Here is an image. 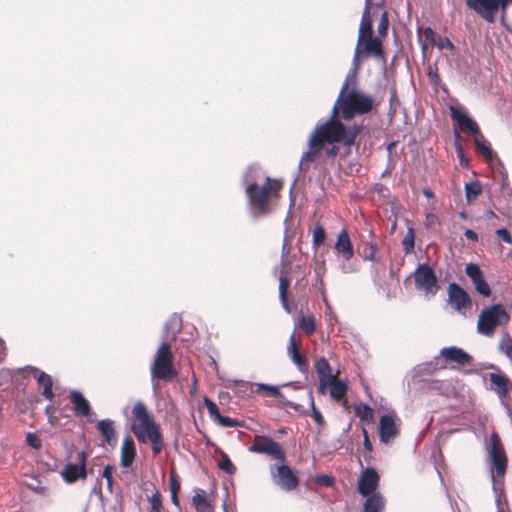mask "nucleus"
Wrapping results in <instances>:
<instances>
[{
    "mask_svg": "<svg viewBox=\"0 0 512 512\" xmlns=\"http://www.w3.org/2000/svg\"><path fill=\"white\" fill-rule=\"evenodd\" d=\"M341 115L337 108H332L331 117L326 122L315 127L308 140V150L302 155L300 164L314 162L325 144L342 143L350 148L356 143V138L364 130L362 124L346 127L339 119Z\"/></svg>",
    "mask_w": 512,
    "mask_h": 512,
    "instance_id": "obj_1",
    "label": "nucleus"
},
{
    "mask_svg": "<svg viewBox=\"0 0 512 512\" xmlns=\"http://www.w3.org/2000/svg\"><path fill=\"white\" fill-rule=\"evenodd\" d=\"M284 182L281 179L266 177L265 183H251L246 188L249 205L254 214L265 215L272 210L273 203L280 198Z\"/></svg>",
    "mask_w": 512,
    "mask_h": 512,
    "instance_id": "obj_2",
    "label": "nucleus"
},
{
    "mask_svg": "<svg viewBox=\"0 0 512 512\" xmlns=\"http://www.w3.org/2000/svg\"><path fill=\"white\" fill-rule=\"evenodd\" d=\"M349 83L346 81L338 95L333 106L341 115V118L349 121L356 115L369 113L374 107V100L371 96L366 95L356 89L348 91Z\"/></svg>",
    "mask_w": 512,
    "mask_h": 512,
    "instance_id": "obj_3",
    "label": "nucleus"
},
{
    "mask_svg": "<svg viewBox=\"0 0 512 512\" xmlns=\"http://www.w3.org/2000/svg\"><path fill=\"white\" fill-rule=\"evenodd\" d=\"M132 415L138 421V423L132 425L134 435L140 442H145L147 438L151 443L153 453L155 455L159 454L163 448L162 436L142 401H138L134 405Z\"/></svg>",
    "mask_w": 512,
    "mask_h": 512,
    "instance_id": "obj_4",
    "label": "nucleus"
},
{
    "mask_svg": "<svg viewBox=\"0 0 512 512\" xmlns=\"http://www.w3.org/2000/svg\"><path fill=\"white\" fill-rule=\"evenodd\" d=\"M177 371L173 366V354L170 345L163 342L157 349L150 365L151 385L155 395L158 394L159 381L170 382Z\"/></svg>",
    "mask_w": 512,
    "mask_h": 512,
    "instance_id": "obj_5",
    "label": "nucleus"
},
{
    "mask_svg": "<svg viewBox=\"0 0 512 512\" xmlns=\"http://www.w3.org/2000/svg\"><path fill=\"white\" fill-rule=\"evenodd\" d=\"M510 320L509 314L501 304H493L484 308L478 317L477 332L484 336H492L498 326L506 325Z\"/></svg>",
    "mask_w": 512,
    "mask_h": 512,
    "instance_id": "obj_6",
    "label": "nucleus"
},
{
    "mask_svg": "<svg viewBox=\"0 0 512 512\" xmlns=\"http://www.w3.org/2000/svg\"><path fill=\"white\" fill-rule=\"evenodd\" d=\"M269 470L273 484L282 490L289 492L296 489L299 485L297 475L285 462L273 464Z\"/></svg>",
    "mask_w": 512,
    "mask_h": 512,
    "instance_id": "obj_7",
    "label": "nucleus"
},
{
    "mask_svg": "<svg viewBox=\"0 0 512 512\" xmlns=\"http://www.w3.org/2000/svg\"><path fill=\"white\" fill-rule=\"evenodd\" d=\"M414 281L416 288L427 295H435L438 292L437 276L427 263L420 264L415 269Z\"/></svg>",
    "mask_w": 512,
    "mask_h": 512,
    "instance_id": "obj_8",
    "label": "nucleus"
},
{
    "mask_svg": "<svg viewBox=\"0 0 512 512\" xmlns=\"http://www.w3.org/2000/svg\"><path fill=\"white\" fill-rule=\"evenodd\" d=\"M448 302L459 314L466 315L472 308V300L469 294L457 283L452 282L448 285Z\"/></svg>",
    "mask_w": 512,
    "mask_h": 512,
    "instance_id": "obj_9",
    "label": "nucleus"
},
{
    "mask_svg": "<svg viewBox=\"0 0 512 512\" xmlns=\"http://www.w3.org/2000/svg\"><path fill=\"white\" fill-rule=\"evenodd\" d=\"M489 456L496 474L504 475L507 459L501 440L496 433H493L490 437Z\"/></svg>",
    "mask_w": 512,
    "mask_h": 512,
    "instance_id": "obj_10",
    "label": "nucleus"
},
{
    "mask_svg": "<svg viewBox=\"0 0 512 512\" xmlns=\"http://www.w3.org/2000/svg\"><path fill=\"white\" fill-rule=\"evenodd\" d=\"M399 421L394 411L381 416L379 420V438L381 443L388 444L398 436Z\"/></svg>",
    "mask_w": 512,
    "mask_h": 512,
    "instance_id": "obj_11",
    "label": "nucleus"
},
{
    "mask_svg": "<svg viewBox=\"0 0 512 512\" xmlns=\"http://www.w3.org/2000/svg\"><path fill=\"white\" fill-rule=\"evenodd\" d=\"M251 452L267 454L280 462L286 461V455L281 445L268 437H260L249 448Z\"/></svg>",
    "mask_w": 512,
    "mask_h": 512,
    "instance_id": "obj_12",
    "label": "nucleus"
},
{
    "mask_svg": "<svg viewBox=\"0 0 512 512\" xmlns=\"http://www.w3.org/2000/svg\"><path fill=\"white\" fill-rule=\"evenodd\" d=\"M466 4L489 23L495 21L501 7L500 0H466Z\"/></svg>",
    "mask_w": 512,
    "mask_h": 512,
    "instance_id": "obj_13",
    "label": "nucleus"
},
{
    "mask_svg": "<svg viewBox=\"0 0 512 512\" xmlns=\"http://www.w3.org/2000/svg\"><path fill=\"white\" fill-rule=\"evenodd\" d=\"M379 483V475L377 471L372 468H366L358 481L357 490L362 496H369L373 493H377L376 489Z\"/></svg>",
    "mask_w": 512,
    "mask_h": 512,
    "instance_id": "obj_14",
    "label": "nucleus"
},
{
    "mask_svg": "<svg viewBox=\"0 0 512 512\" xmlns=\"http://www.w3.org/2000/svg\"><path fill=\"white\" fill-rule=\"evenodd\" d=\"M65 482L74 483L86 477V454L79 453V463H68L61 472Z\"/></svg>",
    "mask_w": 512,
    "mask_h": 512,
    "instance_id": "obj_15",
    "label": "nucleus"
},
{
    "mask_svg": "<svg viewBox=\"0 0 512 512\" xmlns=\"http://www.w3.org/2000/svg\"><path fill=\"white\" fill-rule=\"evenodd\" d=\"M372 6V0L365 1V9L362 15L360 28H359V37H358V46L355 52L354 61H357L360 55L359 47L363 42V39L367 37L373 36V23L370 16V9Z\"/></svg>",
    "mask_w": 512,
    "mask_h": 512,
    "instance_id": "obj_16",
    "label": "nucleus"
},
{
    "mask_svg": "<svg viewBox=\"0 0 512 512\" xmlns=\"http://www.w3.org/2000/svg\"><path fill=\"white\" fill-rule=\"evenodd\" d=\"M440 355L443 356L447 361L462 366L470 364L473 359L470 354L456 346L442 348L440 351Z\"/></svg>",
    "mask_w": 512,
    "mask_h": 512,
    "instance_id": "obj_17",
    "label": "nucleus"
},
{
    "mask_svg": "<svg viewBox=\"0 0 512 512\" xmlns=\"http://www.w3.org/2000/svg\"><path fill=\"white\" fill-rule=\"evenodd\" d=\"M458 382L456 380H430L428 382V389L443 395L445 397H453L457 394Z\"/></svg>",
    "mask_w": 512,
    "mask_h": 512,
    "instance_id": "obj_18",
    "label": "nucleus"
},
{
    "mask_svg": "<svg viewBox=\"0 0 512 512\" xmlns=\"http://www.w3.org/2000/svg\"><path fill=\"white\" fill-rule=\"evenodd\" d=\"M69 399L73 404L74 414L78 417H88L92 410L89 401L78 390H71Z\"/></svg>",
    "mask_w": 512,
    "mask_h": 512,
    "instance_id": "obj_19",
    "label": "nucleus"
},
{
    "mask_svg": "<svg viewBox=\"0 0 512 512\" xmlns=\"http://www.w3.org/2000/svg\"><path fill=\"white\" fill-rule=\"evenodd\" d=\"M315 370L319 377V392L321 394L326 393V383L331 380L334 375L332 374L330 364L324 357H320L315 362Z\"/></svg>",
    "mask_w": 512,
    "mask_h": 512,
    "instance_id": "obj_20",
    "label": "nucleus"
},
{
    "mask_svg": "<svg viewBox=\"0 0 512 512\" xmlns=\"http://www.w3.org/2000/svg\"><path fill=\"white\" fill-rule=\"evenodd\" d=\"M452 119L455 120L462 132L471 133L474 136L480 133L477 123L469 118L465 113L457 109H451Z\"/></svg>",
    "mask_w": 512,
    "mask_h": 512,
    "instance_id": "obj_21",
    "label": "nucleus"
},
{
    "mask_svg": "<svg viewBox=\"0 0 512 512\" xmlns=\"http://www.w3.org/2000/svg\"><path fill=\"white\" fill-rule=\"evenodd\" d=\"M27 369L37 379L38 384L43 387L42 395L46 399L51 400L54 397L51 376L43 371H39V369L33 366H28Z\"/></svg>",
    "mask_w": 512,
    "mask_h": 512,
    "instance_id": "obj_22",
    "label": "nucleus"
},
{
    "mask_svg": "<svg viewBox=\"0 0 512 512\" xmlns=\"http://www.w3.org/2000/svg\"><path fill=\"white\" fill-rule=\"evenodd\" d=\"M422 33L430 46H436L440 50L448 49L451 52L454 50L453 43L447 37L437 36L431 27L424 28Z\"/></svg>",
    "mask_w": 512,
    "mask_h": 512,
    "instance_id": "obj_23",
    "label": "nucleus"
},
{
    "mask_svg": "<svg viewBox=\"0 0 512 512\" xmlns=\"http://www.w3.org/2000/svg\"><path fill=\"white\" fill-rule=\"evenodd\" d=\"M487 377L491 382L490 390L500 399L505 398L508 394V378L500 373H489Z\"/></svg>",
    "mask_w": 512,
    "mask_h": 512,
    "instance_id": "obj_24",
    "label": "nucleus"
},
{
    "mask_svg": "<svg viewBox=\"0 0 512 512\" xmlns=\"http://www.w3.org/2000/svg\"><path fill=\"white\" fill-rule=\"evenodd\" d=\"M335 249L345 260H350L353 257L354 251L350 237L345 229H343L337 237Z\"/></svg>",
    "mask_w": 512,
    "mask_h": 512,
    "instance_id": "obj_25",
    "label": "nucleus"
},
{
    "mask_svg": "<svg viewBox=\"0 0 512 512\" xmlns=\"http://www.w3.org/2000/svg\"><path fill=\"white\" fill-rule=\"evenodd\" d=\"M287 352L292 359L293 363L298 367V369L305 373L308 371V364L306 358L302 356L299 352V348L295 342V335L292 334L289 339V345L287 348Z\"/></svg>",
    "mask_w": 512,
    "mask_h": 512,
    "instance_id": "obj_26",
    "label": "nucleus"
},
{
    "mask_svg": "<svg viewBox=\"0 0 512 512\" xmlns=\"http://www.w3.org/2000/svg\"><path fill=\"white\" fill-rule=\"evenodd\" d=\"M136 454L135 444L130 436H127L121 446V466L130 467Z\"/></svg>",
    "mask_w": 512,
    "mask_h": 512,
    "instance_id": "obj_27",
    "label": "nucleus"
},
{
    "mask_svg": "<svg viewBox=\"0 0 512 512\" xmlns=\"http://www.w3.org/2000/svg\"><path fill=\"white\" fill-rule=\"evenodd\" d=\"M326 389H329L330 397L335 401H340L348 391L346 382L336 379L335 376L327 381Z\"/></svg>",
    "mask_w": 512,
    "mask_h": 512,
    "instance_id": "obj_28",
    "label": "nucleus"
},
{
    "mask_svg": "<svg viewBox=\"0 0 512 512\" xmlns=\"http://www.w3.org/2000/svg\"><path fill=\"white\" fill-rule=\"evenodd\" d=\"M365 497L363 512H383L385 499L381 493H373Z\"/></svg>",
    "mask_w": 512,
    "mask_h": 512,
    "instance_id": "obj_29",
    "label": "nucleus"
},
{
    "mask_svg": "<svg viewBox=\"0 0 512 512\" xmlns=\"http://www.w3.org/2000/svg\"><path fill=\"white\" fill-rule=\"evenodd\" d=\"M97 429L103 436L108 445L114 446L116 444L115 430L113 421L110 419H102L97 423Z\"/></svg>",
    "mask_w": 512,
    "mask_h": 512,
    "instance_id": "obj_30",
    "label": "nucleus"
},
{
    "mask_svg": "<svg viewBox=\"0 0 512 512\" xmlns=\"http://www.w3.org/2000/svg\"><path fill=\"white\" fill-rule=\"evenodd\" d=\"M364 52L367 55H374L376 57H383V45L380 39L367 37L363 39Z\"/></svg>",
    "mask_w": 512,
    "mask_h": 512,
    "instance_id": "obj_31",
    "label": "nucleus"
},
{
    "mask_svg": "<svg viewBox=\"0 0 512 512\" xmlns=\"http://www.w3.org/2000/svg\"><path fill=\"white\" fill-rule=\"evenodd\" d=\"M289 285H290L289 279L285 275L281 274L279 277V299H280L283 309L287 313H291V311H292L291 306L288 301V297H287Z\"/></svg>",
    "mask_w": 512,
    "mask_h": 512,
    "instance_id": "obj_32",
    "label": "nucleus"
},
{
    "mask_svg": "<svg viewBox=\"0 0 512 512\" xmlns=\"http://www.w3.org/2000/svg\"><path fill=\"white\" fill-rule=\"evenodd\" d=\"M474 144L479 154H481L486 160H492V149L490 148L485 137L481 133L475 136Z\"/></svg>",
    "mask_w": 512,
    "mask_h": 512,
    "instance_id": "obj_33",
    "label": "nucleus"
},
{
    "mask_svg": "<svg viewBox=\"0 0 512 512\" xmlns=\"http://www.w3.org/2000/svg\"><path fill=\"white\" fill-rule=\"evenodd\" d=\"M482 193L480 181L474 180L465 184V196L468 203L475 201Z\"/></svg>",
    "mask_w": 512,
    "mask_h": 512,
    "instance_id": "obj_34",
    "label": "nucleus"
},
{
    "mask_svg": "<svg viewBox=\"0 0 512 512\" xmlns=\"http://www.w3.org/2000/svg\"><path fill=\"white\" fill-rule=\"evenodd\" d=\"M354 412L359 419L364 421H373L374 411L368 404H357L354 406Z\"/></svg>",
    "mask_w": 512,
    "mask_h": 512,
    "instance_id": "obj_35",
    "label": "nucleus"
},
{
    "mask_svg": "<svg viewBox=\"0 0 512 512\" xmlns=\"http://www.w3.org/2000/svg\"><path fill=\"white\" fill-rule=\"evenodd\" d=\"M415 234L412 226H408L407 234L402 240L403 251L405 254H410L414 251Z\"/></svg>",
    "mask_w": 512,
    "mask_h": 512,
    "instance_id": "obj_36",
    "label": "nucleus"
},
{
    "mask_svg": "<svg viewBox=\"0 0 512 512\" xmlns=\"http://www.w3.org/2000/svg\"><path fill=\"white\" fill-rule=\"evenodd\" d=\"M218 467L228 475H233L236 472V467L230 460L229 456L225 452H221V459L218 462Z\"/></svg>",
    "mask_w": 512,
    "mask_h": 512,
    "instance_id": "obj_37",
    "label": "nucleus"
},
{
    "mask_svg": "<svg viewBox=\"0 0 512 512\" xmlns=\"http://www.w3.org/2000/svg\"><path fill=\"white\" fill-rule=\"evenodd\" d=\"M299 326L307 335L313 334L316 329V323H315L314 317L313 316H302Z\"/></svg>",
    "mask_w": 512,
    "mask_h": 512,
    "instance_id": "obj_38",
    "label": "nucleus"
},
{
    "mask_svg": "<svg viewBox=\"0 0 512 512\" xmlns=\"http://www.w3.org/2000/svg\"><path fill=\"white\" fill-rule=\"evenodd\" d=\"M475 290L482 296L488 297L491 294V289L484 279V277H480L477 280L473 281Z\"/></svg>",
    "mask_w": 512,
    "mask_h": 512,
    "instance_id": "obj_39",
    "label": "nucleus"
},
{
    "mask_svg": "<svg viewBox=\"0 0 512 512\" xmlns=\"http://www.w3.org/2000/svg\"><path fill=\"white\" fill-rule=\"evenodd\" d=\"M255 386H256V390H255L256 393L265 391V392H268L269 394H271L272 396L282 397V393L280 392V390L277 386L264 384V383H256Z\"/></svg>",
    "mask_w": 512,
    "mask_h": 512,
    "instance_id": "obj_40",
    "label": "nucleus"
},
{
    "mask_svg": "<svg viewBox=\"0 0 512 512\" xmlns=\"http://www.w3.org/2000/svg\"><path fill=\"white\" fill-rule=\"evenodd\" d=\"M465 273L473 281L483 276L480 267L475 263H469L465 267Z\"/></svg>",
    "mask_w": 512,
    "mask_h": 512,
    "instance_id": "obj_41",
    "label": "nucleus"
},
{
    "mask_svg": "<svg viewBox=\"0 0 512 512\" xmlns=\"http://www.w3.org/2000/svg\"><path fill=\"white\" fill-rule=\"evenodd\" d=\"M150 509L148 512H160L162 507V497L158 491H155L150 497Z\"/></svg>",
    "mask_w": 512,
    "mask_h": 512,
    "instance_id": "obj_42",
    "label": "nucleus"
},
{
    "mask_svg": "<svg viewBox=\"0 0 512 512\" xmlns=\"http://www.w3.org/2000/svg\"><path fill=\"white\" fill-rule=\"evenodd\" d=\"M192 501L197 510L203 511L207 507L205 492L203 490H198L193 496Z\"/></svg>",
    "mask_w": 512,
    "mask_h": 512,
    "instance_id": "obj_43",
    "label": "nucleus"
},
{
    "mask_svg": "<svg viewBox=\"0 0 512 512\" xmlns=\"http://www.w3.org/2000/svg\"><path fill=\"white\" fill-rule=\"evenodd\" d=\"M204 403H205V406L208 410V413L209 415L215 420V421H218L219 419V416H221L220 412H219V408L218 406L212 401L210 400L209 398L205 397L204 398Z\"/></svg>",
    "mask_w": 512,
    "mask_h": 512,
    "instance_id": "obj_44",
    "label": "nucleus"
},
{
    "mask_svg": "<svg viewBox=\"0 0 512 512\" xmlns=\"http://www.w3.org/2000/svg\"><path fill=\"white\" fill-rule=\"evenodd\" d=\"M325 241V230L324 226H315L313 231V242L314 245L320 246Z\"/></svg>",
    "mask_w": 512,
    "mask_h": 512,
    "instance_id": "obj_45",
    "label": "nucleus"
},
{
    "mask_svg": "<svg viewBox=\"0 0 512 512\" xmlns=\"http://www.w3.org/2000/svg\"><path fill=\"white\" fill-rule=\"evenodd\" d=\"M389 20L387 12L384 11L381 15L380 22L378 24V33L381 37H385L388 33Z\"/></svg>",
    "mask_w": 512,
    "mask_h": 512,
    "instance_id": "obj_46",
    "label": "nucleus"
},
{
    "mask_svg": "<svg viewBox=\"0 0 512 512\" xmlns=\"http://www.w3.org/2000/svg\"><path fill=\"white\" fill-rule=\"evenodd\" d=\"M309 397H310V407L312 410V418L318 425H322L324 423V418H323L321 412L316 408L312 394H310Z\"/></svg>",
    "mask_w": 512,
    "mask_h": 512,
    "instance_id": "obj_47",
    "label": "nucleus"
},
{
    "mask_svg": "<svg viewBox=\"0 0 512 512\" xmlns=\"http://www.w3.org/2000/svg\"><path fill=\"white\" fill-rule=\"evenodd\" d=\"M221 426L223 427H229V428H232V427H238V426H241V422L238 421L237 419H233V418H230V417H227V416H219V419L217 421Z\"/></svg>",
    "mask_w": 512,
    "mask_h": 512,
    "instance_id": "obj_48",
    "label": "nucleus"
},
{
    "mask_svg": "<svg viewBox=\"0 0 512 512\" xmlns=\"http://www.w3.org/2000/svg\"><path fill=\"white\" fill-rule=\"evenodd\" d=\"M26 443L33 449H40L42 446L40 438L35 433H27Z\"/></svg>",
    "mask_w": 512,
    "mask_h": 512,
    "instance_id": "obj_49",
    "label": "nucleus"
},
{
    "mask_svg": "<svg viewBox=\"0 0 512 512\" xmlns=\"http://www.w3.org/2000/svg\"><path fill=\"white\" fill-rule=\"evenodd\" d=\"M180 319L177 316H173L169 321L165 323V330L169 331L173 329V336L180 331Z\"/></svg>",
    "mask_w": 512,
    "mask_h": 512,
    "instance_id": "obj_50",
    "label": "nucleus"
},
{
    "mask_svg": "<svg viewBox=\"0 0 512 512\" xmlns=\"http://www.w3.org/2000/svg\"><path fill=\"white\" fill-rule=\"evenodd\" d=\"M169 488H170V493H178V491L180 490V483L177 479V476L174 473L171 474V476H170Z\"/></svg>",
    "mask_w": 512,
    "mask_h": 512,
    "instance_id": "obj_51",
    "label": "nucleus"
},
{
    "mask_svg": "<svg viewBox=\"0 0 512 512\" xmlns=\"http://www.w3.org/2000/svg\"><path fill=\"white\" fill-rule=\"evenodd\" d=\"M339 147L331 144V146L327 147L324 151L326 158H335L339 154Z\"/></svg>",
    "mask_w": 512,
    "mask_h": 512,
    "instance_id": "obj_52",
    "label": "nucleus"
},
{
    "mask_svg": "<svg viewBox=\"0 0 512 512\" xmlns=\"http://www.w3.org/2000/svg\"><path fill=\"white\" fill-rule=\"evenodd\" d=\"M496 234L506 243H512V238L509 231L505 228L498 229Z\"/></svg>",
    "mask_w": 512,
    "mask_h": 512,
    "instance_id": "obj_53",
    "label": "nucleus"
},
{
    "mask_svg": "<svg viewBox=\"0 0 512 512\" xmlns=\"http://www.w3.org/2000/svg\"><path fill=\"white\" fill-rule=\"evenodd\" d=\"M362 433L364 436V440H363L364 449L368 452H371L372 451V443L370 442L369 435H368L366 428H364V427L362 428Z\"/></svg>",
    "mask_w": 512,
    "mask_h": 512,
    "instance_id": "obj_54",
    "label": "nucleus"
},
{
    "mask_svg": "<svg viewBox=\"0 0 512 512\" xmlns=\"http://www.w3.org/2000/svg\"><path fill=\"white\" fill-rule=\"evenodd\" d=\"M457 155L459 157L461 166L467 167L468 166V160L464 157V151H463L462 147H458L457 148Z\"/></svg>",
    "mask_w": 512,
    "mask_h": 512,
    "instance_id": "obj_55",
    "label": "nucleus"
},
{
    "mask_svg": "<svg viewBox=\"0 0 512 512\" xmlns=\"http://www.w3.org/2000/svg\"><path fill=\"white\" fill-rule=\"evenodd\" d=\"M318 481L326 486H331L333 484V478L327 475H322L318 477Z\"/></svg>",
    "mask_w": 512,
    "mask_h": 512,
    "instance_id": "obj_56",
    "label": "nucleus"
},
{
    "mask_svg": "<svg viewBox=\"0 0 512 512\" xmlns=\"http://www.w3.org/2000/svg\"><path fill=\"white\" fill-rule=\"evenodd\" d=\"M500 1H501L500 11L502 13V17H504V15L507 12L508 6L512 3V0H500Z\"/></svg>",
    "mask_w": 512,
    "mask_h": 512,
    "instance_id": "obj_57",
    "label": "nucleus"
},
{
    "mask_svg": "<svg viewBox=\"0 0 512 512\" xmlns=\"http://www.w3.org/2000/svg\"><path fill=\"white\" fill-rule=\"evenodd\" d=\"M465 236L467 239L472 241H476L478 239L477 233L470 229L465 231Z\"/></svg>",
    "mask_w": 512,
    "mask_h": 512,
    "instance_id": "obj_58",
    "label": "nucleus"
},
{
    "mask_svg": "<svg viewBox=\"0 0 512 512\" xmlns=\"http://www.w3.org/2000/svg\"><path fill=\"white\" fill-rule=\"evenodd\" d=\"M111 470H112L111 466L107 465L103 470V474H102L103 478H105V479L111 478L112 477Z\"/></svg>",
    "mask_w": 512,
    "mask_h": 512,
    "instance_id": "obj_59",
    "label": "nucleus"
},
{
    "mask_svg": "<svg viewBox=\"0 0 512 512\" xmlns=\"http://www.w3.org/2000/svg\"><path fill=\"white\" fill-rule=\"evenodd\" d=\"M429 77H430V79H431L433 82H435V83L440 79V78H439V75H438V73H437V70H436V71H432V70H430V71H429Z\"/></svg>",
    "mask_w": 512,
    "mask_h": 512,
    "instance_id": "obj_60",
    "label": "nucleus"
},
{
    "mask_svg": "<svg viewBox=\"0 0 512 512\" xmlns=\"http://www.w3.org/2000/svg\"><path fill=\"white\" fill-rule=\"evenodd\" d=\"M375 251H376V250H375V247H374V246H371V247H370V252H369V253H367V254L365 255V257H364V258H365L366 260H373V259H374Z\"/></svg>",
    "mask_w": 512,
    "mask_h": 512,
    "instance_id": "obj_61",
    "label": "nucleus"
},
{
    "mask_svg": "<svg viewBox=\"0 0 512 512\" xmlns=\"http://www.w3.org/2000/svg\"><path fill=\"white\" fill-rule=\"evenodd\" d=\"M171 501L174 505L179 506L178 493H171Z\"/></svg>",
    "mask_w": 512,
    "mask_h": 512,
    "instance_id": "obj_62",
    "label": "nucleus"
},
{
    "mask_svg": "<svg viewBox=\"0 0 512 512\" xmlns=\"http://www.w3.org/2000/svg\"><path fill=\"white\" fill-rule=\"evenodd\" d=\"M424 196H426L428 199L434 197V193L430 189H424L423 190Z\"/></svg>",
    "mask_w": 512,
    "mask_h": 512,
    "instance_id": "obj_63",
    "label": "nucleus"
},
{
    "mask_svg": "<svg viewBox=\"0 0 512 512\" xmlns=\"http://www.w3.org/2000/svg\"><path fill=\"white\" fill-rule=\"evenodd\" d=\"M92 493L101 494V484L97 483L92 489Z\"/></svg>",
    "mask_w": 512,
    "mask_h": 512,
    "instance_id": "obj_64",
    "label": "nucleus"
}]
</instances>
